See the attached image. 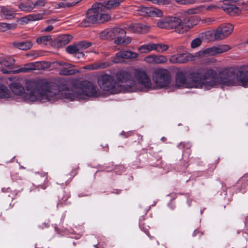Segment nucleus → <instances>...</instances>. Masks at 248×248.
<instances>
[{
    "instance_id": "nucleus-24",
    "label": "nucleus",
    "mask_w": 248,
    "mask_h": 248,
    "mask_svg": "<svg viewBox=\"0 0 248 248\" xmlns=\"http://www.w3.org/2000/svg\"><path fill=\"white\" fill-rule=\"evenodd\" d=\"M138 50L140 53H148L154 51V43H150L142 45L138 48Z\"/></svg>"
},
{
    "instance_id": "nucleus-41",
    "label": "nucleus",
    "mask_w": 248,
    "mask_h": 248,
    "mask_svg": "<svg viewBox=\"0 0 248 248\" xmlns=\"http://www.w3.org/2000/svg\"><path fill=\"white\" fill-rule=\"evenodd\" d=\"M202 44V41L199 38L193 39L191 42V46L192 48L199 47Z\"/></svg>"
},
{
    "instance_id": "nucleus-25",
    "label": "nucleus",
    "mask_w": 248,
    "mask_h": 248,
    "mask_svg": "<svg viewBox=\"0 0 248 248\" xmlns=\"http://www.w3.org/2000/svg\"><path fill=\"white\" fill-rule=\"evenodd\" d=\"M71 37L67 34H64L59 37L57 39V43L59 46H64L68 44Z\"/></svg>"
},
{
    "instance_id": "nucleus-63",
    "label": "nucleus",
    "mask_w": 248,
    "mask_h": 248,
    "mask_svg": "<svg viewBox=\"0 0 248 248\" xmlns=\"http://www.w3.org/2000/svg\"><path fill=\"white\" fill-rule=\"evenodd\" d=\"M207 0H201V2H204V1H207Z\"/></svg>"
},
{
    "instance_id": "nucleus-58",
    "label": "nucleus",
    "mask_w": 248,
    "mask_h": 248,
    "mask_svg": "<svg viewBox=\"0 0 248 248\" xmlns=\"http://www.w3.org/2000/svg\"><path fill=\"white\" fill-rule=\"evenodd\" d=\"M181 146H184V144L181 143L179 145V147L180 148Z\"/></svg>"
},
{
    "instance_id": "nucleus-11",
    "label": "nucleus",
    "mask_w": 248,
    "mask_h": 248,
    "mask_svg": "<svg viewBox=\"0 0 248 248\" xmlns=\"http://www.w3.org/2000/svg\"><path fill=\"white\" fill-rule=\"evenodd\" d=\"M43 67V63L42 62H30L24 65L22 67L16 70H2V73L5 74H9L11 73H27L30 71L39 69Z\"/></svg>"
},
{
    "instance_id": "nucleus-22",
    "label": "nucleus",
    "mask_w": 248,
    "mask_h": 248,
    "mask_svg": "<svg viewBox=\"0 0 248 248\" xmlns=\"http://www.w3.org/2000/svg\"><path fill=\"white\" fill-rule=\"evenodd\" d=\"M13 45L20 50H27L30 49L32 46L33 44L31 41L15 42L13 43Z\"/></svg>"
},
{
    "instance_id": "nucleus-2",
    "label": "nucleus",
    "mask_w": 248,
    "mask_h": 248,
    "mask_svg": "<svg viewBox=\"0 0 248 248\" xmlns=\"http://www.w3.org/2000/svg\"><path fill=\"white\" fill-rule=\"evenodd\" d=\"M134 79H131L130 74L124 70H120L116 74L118 82L116 83L113 77L108 74L100 76L98 84L100 88L110 93L121 92H147L156 87L152 84L146 72L143 69H136L133 73Z\"/></svg>"
},
{
    "instance_id": "nucleus-42",
    "label": "nucleus",
    "mask_w": 248,
    "mask_h": 248,
    "mask_svg": "<svg viewBox=\"0 0 248 248\" xmlns=\"http://www.w3.org/2000/svg\"><path fill=\"white\" fill-rule=\"evenodd\" d=\"M120 53V51L117 53L115 55V57L112 60V62L113 63H120L123 62L124 58L122 57V55H119Z\"/></svg>"
},
{
    "instance_id": "nucleus-54",
    "label": "nucleus",
    "mask_w": 248,
    "mask_h": 248,
    "mask_svg": "<svg viewBox=\"0 0 248 248\" xmlns=\"http://www.w3.org/2000/svg\"><path fill=\"white\" fill-rule=\"evenodd\" d=\"M64 64L66 66L68 67H72L74 66L72 64L69 63H65Z\"/></svg>"
},
{
    "instance_id": "nucleus-44",
    "label": "nucleus",
    "mask_w": 248,
    "mask_h": 248,
    "mask_svg": "<svg viewBox=\"0 0 248 248\" xmlns=\"http://www.w3.org/2000/svg\"><path fill=\"white\" fill-rule=\"evenodd\" d=\"M215 21V20L212 17H208L205 19H203L202 20V23L206 24L207 25L211 24L213 22Z\"/></svg>"
},
{
    "instance_id": "nucleus-56",
    "label": "nucleus",
    "mask_w": 248,
    "mask_h": 248,
    "mask_svg": "<svg viewBox=\"0 0 248 248\" xmlns=\"http://www.w3.org/2000/svg\"><path fill=\"white\" fill-rule=\"evenodd\" d=\"M194 11V10H189V13H193V14H195V13H196V12H193Z\"/></svg>"
},
{
    "instance_id": "nucleus-51",
    "label": "nucleus",
    "mask_w": 248,
    "mask_h": 248,
    "mask_svg": "<svg viewBox=\"0 0 248 248\" xmlns=\"http://www.w3.org/2000/svg\"><path fill=\"white\" fill-rule=\"evenodd\" d=\"M176 2L181 4H186V0H174Z\"/></svg>"
},
{
    "instance_id": "nucleus-10",
    "label": "nucleus",
    "mask_w": 248,
    "mask_h": 248,
    "mask_svg": "<svg viewBox=\"0 0 248 248\" xmlns=\"http://www.w3.org/2000/svg\"><path fill=\"white\" fill-rule=\"evenodd\" d=\"M98 7L93 5L91 9H89L86 18L80 23L81 27H87L96 22H98Z\"/></svg>"
},
{
    "instance_id": "nucleus-27",
    "label": "nucleus",
    "mask_w": 248,
    "mask_h": 248,
    "mask_svg": "<svg viewBox=\"0 0 248 248\" xmlns=\"http://www.w3.org/2000/svg\"><path fill=\"white\" fill-rule=\"evenodd\" d=\"M119 55H122V57L124 59H134L139 56V54L131 51H121Z\"/></svg>"
},
{
    "instance_id": "nucleus-40",
    "label": "nucleus",
    "mask_w": 248,
    "mask_h": 248,
    "mask_svg": "<svg viewBox=\"0 0 248 248\" xmlns=\"http://www.w3.org/2000/svg\"><path fill=\"white\" fill-rule=\"evenodd\" d=\"M30 18L29 15L22 17L18 18L16 20V22L18 24L24 25L28 24L30 22Z\"/></svg>"
},
{
    "instance_id": "nucleus-12",
    "label": "nucleus",
    "mask_w": 248,
    "mask_h": 248,
    "mask_svg": "<svg viewBox=\"0 0 248 248\" xmlns=\"http://www.w3.org/2000/svg\"><path fill=\"white\" fill-rule=\"evenodd\" d=\"M233 26L231 24H223L216 30V37L217 39L222 40L230 35L232 32Z\"/></svg>"
},
{
    "instance_id": "nucleus-26",
    "label": "nucleus",
    "mask_w": 248,
    "mask_h": 248,
    "mask_svg": "<svg viewBox=\"0 0 248 248\" xmlns=\"http://www.w3.org/2000/svg\"><path fill=\"white\" fill-rule=\"evenodd\" d=\"M16 28L17 24L16 23H0V32L5 31L9 30H14Z\"/></svg>"
},
{
    "instance_id": "nucleus-62",
    "label": "nucleus",
    "mask_w": 248,
    "mask_h": 248,
    "mask_svg": "<svg viewBox=\"0 0 248 248\" xmlns=\"http://www.w3.org/2000/svg\"><path fill=\"white\" fill-rule=\"evenodd\" d=\"M196 231H195L194 232H193V236H195V235H196Z\"/></svg>"
},
{
    "instance_id": "nucleus-46",
    "label": "nucleus",
    "mask_w": 248,
    "mask_h": 248,
    "mask_svg": "<svg viewBox=\"0 0 248 248\" xmlns=\"http://www.w3.org/2000/svg\"><path fill=\"white\" fill-rule=\"evenodd\" d=\"M74 56L78 58L79 59L81 58H83L84 56V54L83 53L82 51H78L75 55Z\"/></svg>"
},
{
    "instance_id": "nucleus-60",
    "label": "nucleus",
    "mask_w": 248,
    "mask_h": 248,
    "mask_svg": "<svg viewBox=\"0 0 248 248\" xmlns=\"http://www.w3.org/2000/svg\"><path fill=\"white\" fill-rule=\"evenodd\" d=\"M165 139H166V138L165 137H163V138H162L161 140L164 141H165Z\"/></svg>"
},
{
    "instance_id": "nucleus-31",
    "label": "nucleus",
    "mask_w": 248,
    "mask_h": 248,
    "mask_svg": "<svg viewBox=\"0 0 248 248\" xmlns=\"http://www.w3.org/2000/svg\"><path fill=\"white\" fill-rule=\"evenodd\" d=\"M137 11L138 14L141 16H150V7L142 6L139 7Z\"/></svg>"
},
{
    "instance_id": "nucleus-30",
    "label": "nucleus",
    "mask_w": 248,
    "mask_h": 248,
    "mask_svg": "<svg viewBox=\"0 0 248 248\" xmlns=\"http://www.w3.org/2000/svg\"><path fill=\"white\" fill-rule=\"evenodd\" d=\"M10 96V92L7 87L0 84V98H8Z\"/></svg>"
},
{
    "instance_id": "nucleus-64",
    "label": "nucleus",
    "mask_w": 248,
    "mask_h": 248,
    "mask_svg": "<svg viewBox=\"0 0 248 248\" xmlns=\"http://www.w3.org/2000/svg\"><path fill=\"white\" fill-rule=\"evenodd\" d=\"M246 43L248 44V40H247V41H246Z\"/></svg>"
},
{
    "instance_id": "nucleus-3",
    "label": "nucleus",
    "mask_w": 248,
    "mask_h": 248,
    "mask_svg": "<svg viewBox=\"0 0 248 248\" xmlns=\"http://www.w3.org/2000/svg\"><path fill=\"white\" fill-rule=\"evenodd\" d=\"M10 88L15 95L27 102L38 100L53 102L59 100L61 96L58 84L47 79L28 81L26 83V91L19 83L11 84Z\"/></svg>"
},
{
    "instance_id": "nucleus-4",
    "label": "nucleus",
    "mask_w": 248,
    "mask_h": 248,
    "mask_svg": "<svg viewBox=\"0 0 248 248\" xmlns=\"http://www.w3.org/2000/svg\"><path fill=\"white\" fill-rule=\"evenodd\" d=\"M61 97L59 99L65 98L70 101L76 100H85L89 97H97L99 93L96 86L91 82L84 81L79 86L69 90L63 89L58 85Z\"/></svg>"
},
{
    "instance_id": "nucleus-16",
    "label": "nucleus",
    "mask_w": 248,
    "mask_h": 248,
    "mask_svg": "<svg viewBox=\"0 0 248 248\" xmlns=\"http://www.w3.org/2000/svg\"><path fill=\"white\" fill-rule=\"evenodd\" d=\"M16 12L9 7L1 6L0 16L3 19H12L16 16Z\"/></svg>"
},
{
    "instance_id": "nucleus-21",
    "label": "nucleus",
    "mask_w": 248,
    "mask_h": 248,
    "mask_svg": "<svg viewBox=\"0 0 248 248\" xmlns=\"http://www.w3.org/2000/svg\"><path fill=\"white\" fill-rule=\"evenodd\" d=\"M2 58H4V60L2 61V66H5L9 68L8 70L3 68V69H6V70H13L12 69L14 67V65L15 63V60L14 58L8 57V56H2ZM2 71V70H1Z\"/></svg>"
},
{
    "instance_id": "nucleus-13",
    "label": "nucleus",
    "mask_w": 248,
    "mask_h": 248,
    "mask_svg": "<svg viewBox=\"0 0 248 248\" xmlns=\"http://www.w3.org/2000/svg\"><path fill=\"white\" fill-rule=\"evenodd\" d=\"M197 70L191 72L189 75V81L188 83L186 82V73L185 72L179 71L177 73L176 76V85L179 88L187 87V88H194V87L191 86L192 83V74L195 72ZM195 88H196L195 87Z\"/></svg>"
},
{
    "instance_id": "nucleus-33",
    "label": "nucleus",
    "mask_w": 248,
    "mask_h": 248,
    "mask_svg": "<svg viewBox=\"0 0 248 248\" xmlns=\"http://www.w3.org/2000/svg\"><path fill=\"white\" fill-rule=\"evenodd\" d=\"M79 73V71L75 69H68L66 68H63L61 69L59 71V74L61 75H73L76 74V73Z\"/></svg>"
},
{
    "instance_id": "nucleus-23",
    "label": "nucleus",
    "mask_w": 248,
    "mask_h": 248,
    "mask_svg": "<svg viewBox=\"0 0 248 248\" xmlns=\"http://www.w3.org/2000/svg\"><path fill=\"white\" fill-rule=\"evenodd\" d=\"M109 66L107 62H95L84 67V69L88 70H96L105 68Z\"/></svg>"
},
{
    "instance_id": "nucleus-49",
    "label": "nucleus",
    "mask_w": 248,
    "mask_h": 248,
    "mask_svg": "<svg viewBox=\"0 0 248 248\" xmlns=\"http://www.w3.org/2000/svg\"><path fill=\"white\" fill-rule=\"evenodd\" d=\"M167 29L170 30V16L167 17Z\"/></svg>"
},
{
    "instance_id": "nucleus-45",
    "label": "nucleus",
    "mask_w": 248,
    "mask_h": 248,
    "mask_svg": "<svg viewBox=\"0 0 248 248\" xmlns=\"http://www.w3.org/2000/svg\"><path fill=\"white\" fill-rule=\"evenodd\" d=\"M33 9L38 7H41L44 6V2L42 0H37L35 2H33Z\"/></svg>"
},
{
    "instance_id": "nucleus-19",
    "label": "nucleus",
    "mask_w": 248,
    "mask_h": 248,
    "mask_svg": "<svg viewBox=\"0 0 248 248\" xmlns=\"http://www.w3.org/2000/svg\"><path fill=\"white\" fill-rule=\"evenodd\" d=\"M124 0H108L103 2V5L107 9H113L117 8Z\"/></svg>"
},
{
    "instance_id": "nucleus-55",
    "label": "nucleus",
    "mask_w": 248,
    "mask_h": 248,
    "mask_svg": "<svg viewBox=\"0 0 248 248\" xmlns=\"http://www.w3.org/2000/svg\"><path fill=\"white\" fill-rule=\"evenodd\" d=\"M4 59L2 58V56L0 57V65L2 66V61H3Z\"/></svg>"
},
{
    "instance_id": "nucleus-18",
    "label": "nucleus",
    "mask_w": 248,
    "mask_h": 248,
    "mask_svg": "<svg viewBox=\"0 0 248 248\" xmlns=\"http://www.w3.org/2000/svg\"><path fill=\"white\" fill-rule=\"evenodd\" d=\"M18 8L23 12H31L33 10V1L31 0H23L19 2Z\"/></svg>"
},
{
    "instance_id": "nucleus-15",
    "label": "nucleus",
    "mask_w": 248,
    "mask_h": 248,
    "mask_svg": "<svg viewBox=\"0 0 248 248\" xmlns=\"http://www.w3.org/2000/svg\"><path fill=\"white\" fill-rule=\"evenodd\" d=\"M128 30L135 33H146L149 29L147 25L140 23H132L128 26Z\"/></svg>"
},
{
    "instance_id": "nucleus-20",
    "label": "nucleus",
    "mask_w": 248,
    "mask_h": 248,
    "mask_svg": "<svg viewBox=\"0 0 248 248\" xmlns=\"http://www.w3.org/2000/svg\"><path fill=\"white\" fill-rule=\"evenodd\" d=\"M200 36L202 39H204L207 41H213L217 40V38L216 37V31H208L200 34Z\"/></svg>"
},
{
    "instance_id": "nucleus-43",
    "label": "nucleus",
    "mask_w": 248,
    "mask_h": 248,
    "mask_svg": "<svg viewBox=\"0 0 248 248\" xmlns=\"http://www.w3.org/2000/svg\"><path fill=\"white\" fill-rule=\"evenodd\" d=\"M77 1H73L71 3L68 2H61L59 4V7H70L75 5L76 3H77Z\"/></svg>"
},
{
    "instance_id": "nucleus-50",
    "label": "nucleus",
    "mask_w": 248,
    "mask_h": 248,
    "mask_svg": "<svg viewBox=\"0 0 248 248\" xmlns=\"http://www.w3.org/2000/svg\"><path fill=\"white\" fill-rule=\"evenodd\" d=\"M53 27L52 25H50V26H48V27H47L44 30V31H46V32H49V31H52L53 30Z\"/></svg>"
},
{
    "instance_id": "nucleus-48",
    "label": "nucleus",
    "mask_w": 248,
    "mask_h": 248,
    "mask_svg": "<svg viewBox=\"0 0 248 248\" xmlns=\"http://www.w3.org/2000/svg\"><path fill=\"white\" fill-rule=\"evenodd\" d=\"M197 1L201 2V0H186V4H193Z\"/></svg>"
},
{
    "instance_id": "nucleus-57",
    "label": "nucleus",
    "mask_w": 248,
    "mask_h": 248,
    "mask_svg": "<svg viewBox=\"0 0 248 248\" xmlns=\"http://www.w3.org/2000/svg\"><path fill=\"white\" fill-rule=\"evenodd\" d=\"M50 21L51 22H53V23H54V22H55V20L54 19H50Z\"/></svg>"
},
{
    "instance_id": "nucleus-29",
    "label": "nucleus",
    "mask_w": 248,
    "mask_h": 248,
    "mask_svg": "<svg viewBox=\"0 0 248 248\" xmlns=\"http://www.w3.org/2000/svg\"><path fill=\"white\" fill-rule=\"evenodd\" d=\"M163 16V11L156 7H150V16L151 17H162Z\"/></svg>"
},
{
    "instance_id": "nucleus-37",
    "label": "nucleus",
    "mask_w": 248,
    "mask_h": 248,
    "mask_svg": "<svg viewBox=\"0 0 248 248\" xmlns=\"http://www.w3.org/2000/svg\"><path fill=\"white\" fill-rule=\"evenodd\" d=\"M66 51L70 54L75 55L78 51H79V49L77 44L75 45H70L68 46L66 48Z\"/></svg>"
},
{
    "instance_id": "nucleus-17",
    "label": "nucleus",
    "mask_w": 248,
    "mask_h": 248,
    "mask_svg": "<svg viewBox=\"0 0 248 248\" xmlns=\"http://www.w3.org/2000/svg\"><path fill=\"white\" fill-rule=\"evenodd\" d=\"M228 2V1L223 3L222 9L224 11H226L231 16H236L240 14L241 10L239 8L234 4H227Z\"/></svg>"
},
{
    "instance_id": "nucleus-39",
    "label": "nucleus",
    "mask_w": 248,
    "mask_h": 248,
    "mask_svg": "<svg viewBox=\"0 0 248 248\" xmlns=\"http://www.w3.org/2000/svg\"><path fill=\"white\" fill-rule=\"evenodd\" d=\"M167 17L159 19L157 23V26L162 29H167Z\"/></svg>"
},
{
    "instance_id": "nucleus-53",
    "label": "nucleus",
    "mask_w": 248,
    "mask_h": 248,
    "mask_svg": "<svg viewBox=\"0 0 248 248\" xmlns=\"http://www.w3.org/2000/svg\"><path fill=\"white\" fill-rule=\"evenodd\" d=\"M56 63L59 65L65 66L64 64L65 63L62 61H59L56 62Z\"/></svg>"
},
{
    "instance_id": "nucleus-61",
    "label": "nucleus",
    "mask_w": 248,
    "mask_h": 248,
    "mask_svg": "<svg viewBox=\"0 0 248 248\" xmlns=\"http://www.w3.org/2000/svg\"><path fill=\"white\" fill-rule=\"evenodd\" d=\"M243 8H244L245 10H248V6H246V7H244Z\"/></svg>"
},
{
    "instance_id": "nucleus-59",
    "label": "nucleus",
    "mask_w": 248,
    "mask_h": 248,
    "mask_svg": "<svg viewBox=\"0 0 248 248\" xmlns=\"http://www.w3.org/2000/svg\"><path fill=\"white\" fill-rule=\"evenodd\" d=\"M43 176H46V177H47V173H43Z\"/></svg>"
},
{
    "instance_id": "nucleus-5",
    "label": "nucleus",
    "mask_w": 248,
    "mask_h": 248,
    "mask_svg": "<svg viewBox=\"0 0 248 248\" xmlns=\"http://www.w3.org/2000/svg\"><path fill=\"white\" fill-rule=\"evenodd\" d=\"M126 31L122 28L115 27L109 31H104L101 32L100 37L103 39L111 38L114 39V43L116 44L126 45L131 42L129 37H124Z\"/></svg>"
},
{
    "instance_id": "nucleus-34",
    "label": "nucleus",
    "mask_w": 248,
    "mask_h": 248,
    "mask_svg": "<svg viewBox=\"0 0 248 248\" xmlns=\"http://www.w3.org/2000/svg\"><path fill=\"white\" fill-rule=\"evenodd\" d=\"M51 40V36L49 35L43 36L36 39V42L38 44L46 45L47 42Z\"/></svg>"
},
{
    "instance_id": "nucleus-1",
    "label": "nucleus",
    "mask_w": 248,
    "mask_h": 248,
    "mask_svg": "<svg viewBox=\"0 0 248 248\" xmlns=\"http://www.w3.org/2000/svg\"><path fill=\"white\" fill-rule=\"evenodd\" d=\"M191 86L210 90L218 85L248 87V65L225 68L218 73L212 68L199 69L192 74Z\"/></svg>"
},
{
    "instance_id": "nucleus-47",
    "label": "nucleus",
    "mask_w": 248,
    "mask_h": 248,
    "mask_svg": "<svg viewBox=\"0 0 248 248\" xmlns=\"http://www.w3.org/2000/svg\"><path fill=\"white\" fill-rule=\"evenodd\" d=\"M233 2H239L240 4L244 5L248 3V0H232Z\"/></svg>"
},
{
    "instance_id": "nucleus-36",
    "label": "nucleus",
    "mask_w": 248,
    "mask_h": 248,
    "mask_svg": "<svg viewBox=\"0 0 248 248\" xmlns=\"http://www.w3.org/2000/svg\"><path fill=\"white\" fill-rule=\"evenodd\" d=\"M228 0H224L223 1H220L218 5L216 4H211L207 6L206 7V10L208 11H214L218 8H222V6H223V3L225 2H227Z\"/></svg>"
},
{
    "instance_id": "nucleus-52",
    "label": "nucleus",
    "mask_w": 248,
    "mask_h": 248,
    "mask_svg": "<svg viewBox=\"0 0 248 248\" xmlns=\"http://www.w3.org/2000/svg\"><path fill=\"white\" fill-rule=\"evenodd\" d=\"M39 227L42 228V229H43L44 228H47L48 227V225L47 223H44L42 224V225H40Z\"/></svg>"
},
{
    "instance_id": "nucleus-9",
    "label": "nucleus",
    "mask_w": 248,
    "mask_h": 248,
    "mask_svg": "<svg viewBox=\"0 0 248 248\" xmlns=\"http://www.w3.org/2000/svg\"><path fill=\"white\" fill-rule=\"evenodd\" d=\"M196 60L202 61L201 56L197 55V52L193 54L191 53H180L171 56L169 61L173 63H184L189 61H193Z\"/></svg>"
},
{
    "instance_id": "nucleus-7",
    "label": "nucleus",
    "mask_w": 248,
    "mask_h": 248,
    "mask_svg": "<svg viewBox=\"0 0 248 248\" xmlns=\"http://www.w3.org/2000/svg\"><path fill=\"white\" fill-rule=\"evenodd\" d=\"M153 80L156 87L162 88L169 85L170 76L169 71L164 68L156 69L153 73Z\"/></svg>"
},
{
    "instance_id": "nucleus-14",
    "label": "nucleus",
    "mask_w": 248,
    "mask_h": 248,
    "mask_svg": "<svg viewBox=\"0 0 248 248\" xmlns=\"http://www.w3.org/2000/svg\"><path fill=\"white\" fill-rule=\"evenodd\" d=\"M144 61L149 64H163L167 62V58L163 55L153 54L145 57Z\"/></svg>"
},
{
    "instance_id": "nucleus-8",
    "label": "nucleus",
    "mask_w": 248,
    "mask_h": 248,
    "mask_svg": "<svg viewBox=\"0 0 248 248\" xmlns=\"http://www.w3.org/2000/svg\"><path fill=\"white\" fill-rule=\"evenodd\" d=\"M231 48V46L227 45H223L218 46H212L203 50L197 52V55L201 56L202 60L209 56H213L228 51Z\"/></svg>"
},
{
    "instance_id": "nucleus-28",
    "label": "nucleus",
    "mask_w": 248,
    "mask_h": 248,
    "mask_svg": "<svg viewBox=\"0 0 248 248\" xmlns=\"http://www.w3.org/2000/svg\"><path fill=\"white\" fill-rule=\"evenodd\" d=\"M98 22H104L110 19L111 17L109 14L102 12L101 7H98Z\"/></svg>"
},
{
    "instance_id": "nucleus-6",
    "label": "nucleus",
    "mask_w": 248,
    "mask_h": 248,
    "mask_svg": "<svg viewBox=\"0 0 248 248\" xmlns=\"http://www.w3.org/2000/svg\"><path fill=\"white\" fill-rule=\"evenodd\" d=\"M195 19L198 20L199 17L195 16L182 21L177 17L170 16V29H174L178 33H184L193 27V25H189V23Z\"/></svg>"
},
{
    "instance_id": "nucleus-35",
    "label": "nucleus",
    "mask_w": 248,
    "mask_h": 248,
    "mask_svg": "<svg viewBox=\"0 0 248 248\" xmlns=\"http://www.w3.org/2000/svg\"><path fill=\"white\" fill-rule=\"evenodd\" d=\"M46 15L45 12L42 13L32 14L29 15L30 21L40 20L44 18Z\"/></svg>"
},
{
    "instance_id": "nucleus-32",
    "label": "nucleus",
    "mask_w": 248,
    "mask_h": 248,
    "mask_svg": "<svg viewBox=\"0 0 248 248\" xmlns=\"http://www.w3.org/2000/svg\"><path fill=\"white\" fill-rule=\"evenodd\" d=\"M154 51L161 53L166 51L169 48V46L164 44L154 43Z\"/></svg>"
},
{
    "instance_id": "nucleus-38",
    "label": "nucleus",
    "mask_w": 248,
    "mask_h": 248,
    "mask_svg": "<svg viewBox=\"0 0 248 248\" xmlns=\"http://www.w3.org/2000/svg\"><path fill=\"white\" fill-rule=\"evenodd\" d=\"M77 45L79 49V51H83V50L90 46L92 45V43L89 42L82 41L77 44Z\"/></svg>"
}]
</instances>
